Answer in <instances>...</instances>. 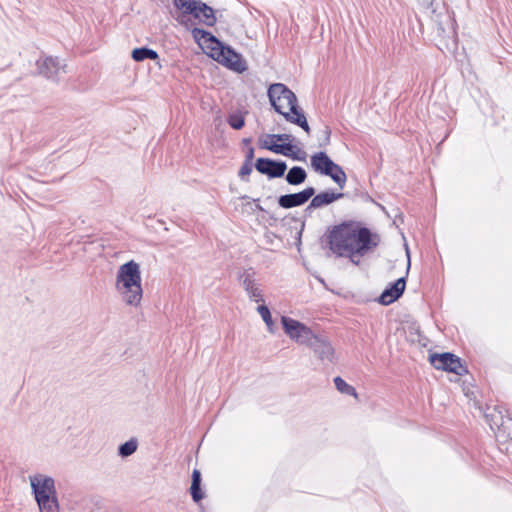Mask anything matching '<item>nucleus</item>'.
<instances>
[{
	"label": "nucleus",
	"mask_w": 512,
	"mask_h": 512,
	"mask_svg": "<svg viewBox=\"0 0 512 512\" xmlns=\"http://www.w3.org/2000/svg\"><path fill=\"white\" fill-rule=\"evenodd\" d=\"M378 241V236L372 235L369 229L345 224L334 227L328 235L330 250L337 256L349 257L356 265L359 257L376 247Z\"/></svg>",
	"instance_id": "1"
},
{
	"label": "nucleus",
	"mask_w": 512,
	"mask_h": 512,
	"mask_svg": "<svg viewBox=\"0 0 512 512\" xmlns=\"http://www.w3.org/2000/svg\"><path fill=\"white\" fill-rule=\"evenodd\" d=\"M115 290L125 305L140 306L143 288L139 263L130 260L119 266L115 277Z\"/></svg>",
	"instance_id": "2"
},
{
	"label": "nucleus",
	"mask_w": 512,
	"mask_h": 512,
	"mask_svg": "<svg viewBox=\"0 0 512 512\" xmlns=\"http://www.w3.org/2000/svg\"><path fill=\"white\" fill-rule=\"evenodd\" d=\"M267 94L276 112L283 115L287 121L300 126L306 133H310L307 119L297 105V97L286 85L283 83L271 84Z\"/></svg>",
	"instance_id": "3"
},
{
	"label": "nucleus",
	"mask_w": 512,
	"mask_h": 512,
	"mask_svg": "<svg viewBox=\"0 0 512 512\" xmlns=\"http://www.w3.org/2000/svg\"><path fill=\"white\" fill-rule=\"evenodd\" d=\"M209 56L218 63L236 72H243L247 69L246 61L242 56L230 47L224 46L221 42H219V46L212 48V52Z\"/></svg>",
	"instance_id": "4"
},
{
	"label": "nucleus",
	"mask_w": 512,
	"mask_h": 512,
	"mask_svg": "<svg viewBox=\"0 0 512 512\" xmlns=\"http://www.w3.org/2000/svg\"><path fill=\"white\" fill-rule=\"evenodd\" d=\"M37 74L53 81L59 80L66 73V65L58 58L41 55L36 61Z\"/></svg>",
	"instance_id": "5"
},
{
	"label": "nucleus",
	"mask_w": 512,
	"mask_h": 512,
	"mask_svg": "<svg viewBox=\"0 0 512 512\" xmlns=\"http://www.w3.org/2000/svg\"><path fill=\"white\" fill-rule=\"evenodd\" d=\"M281 322L285 333L299 344L308 345L315 335L310 328L292 318L283 316Z\"/></svg>",
	"instance_id": "6"
},
{
	"label": "nucleus",
	"mask_w": 512,
	"mask_h": 512,
	"mask_svg": "<svg viewBox=\"0 0 512 512\" xmlns=\"http://www.w3.org/2000/svg\"><path fill=\"white\" fill-rule=\"evenodd\" d=\"M429 360L433 367L438 370H445L457 375H463L467 372L460 358L451 353L431 354Z\"/></svg>",
	"instance_id": "7"
},
{
	"label": "nucleus",
	"mask_w": 512,
	"mask_h": 512,
	"mask_svg": "<svg viewBox=\"0 0 512 512\" xmlns=\"http://www.w3.org/2000/svg\"><path fill=\"white\" fill-rule=\"evenodd\" d=\"M187 19H190L195 24L197 22L206 26H213L216 23L214 9L201 0H198V3L193 5L192 11H188Z\"/></svg>",
	"instance_id": "8"
},
{
	"label": "nucleus",
	"mask_w": 512,
	"mask_h": 512,
	"mask_svg": "<svg viewBox=\"0 0 512 512\" xmlns=\"http://www.w3.org/2000/svg\"><path fill=\"white\" fill-rule=\"evenodd\" d=\"M58 496L55 479L45 474H34V499Z\"/></svg>",
	"instance_id": "9"
},
{
	"label": "nucleus",
	"mask_w": 512,
	"mask_h": 512,
	"mask_svg": "<svg viewBox=\"0 0 512 512\" xmlns=\"http://www.w3.org/2000/svg\"><path fill=\"white\" fill-rule=\"evenodd\" d=\"M239 280L251 301L264 302L263 291L260 284L257 283L252 270L243 271L239 276Z\"/></svg>",
	"instance_id": "10"
},
{
	"label": "nucleus",
	"mask_w": 512,
	"mask_h": 512,
	"mask_svg": "<svg viewBox=\"0 0 512 512\" xmlns=\"http://www.w3.org/2000/svg\"><path fill=\"white\" fill-rule=\"evenodd\" d=\"M255 168L261 174L268 175L271 178H279L284 175L287 166L283 161L259 158L256 161Z\"/></svg>",
	"instance_id": "11"
},
{
	"label": "nucleus",
	"mask_w": 512,
	"mask_h": 512,
	"mask_svg": "<svg viewBox=\"0 0 512 512\" xmlns=\"http://www.w3.org/2000/svg\"><path fill=\"white\" fill-rule=\"evenodd\" d=\"M315 194L313 187H307L303 191L293 194L282 195L278 199L280 207L290 209L305 204Z\"/></svg>",
	"instance_id": "12"
},
{
	"label": "nucleus",
	"mask_w": 512,
	"mask_h": 512,
	"mask_svg": "<svg viewBox=\"0 0 512 512\" xmlns=\"http://www.w3.org/2000/svg\"><path fill=\"white\" fill-rule=\"evenodd\" d=\"M307 346H309L314 351L320 360L332 362L334 349L326 338L314 335L313 339Z\"/></svg>",
	"instance_id": "13"
},
{
	"label": "nucleus",
	"mask_w": 512,
	"mask_h": 512,
	"mask_svg": "<svg viewBox=\"0 0 512 512\" xmlns=\"http://www.w3.org/2000/svg\"><path fill=\"white\" fill-rule=\"evenodd\" d=\"M198 0H173L174 7L178 11L175 17L176 21L185 28H191L195 23L187 19L188 11L193 10V5L197 4Z\"/></svg>",
	"instance_id": "14"
},
{
	"label": "nucleus",
	"mask_w": 512,
	"mask_h": 512,
	"mask_svg": "<svg viewBox=\"0 0 512 512\" xmlns=\"http://www.w3.org/2000/svg\"><path fill=\"white\" fill-rule=\"evenodd\" d=\"M189 29L191 30L192 36L195 39V41L203 49L207 50L208 55L212 52V48L219 46L220 41L210 32L194 27V25Z\"/></svg>",
	"instance_id": "15"
},
{
	"label": "nucleus",
	"mask_w": 512,
	"mask_h": 512,
	"mask_svg": "<svg viewBox=\"0 0 512 512\" xmlns=\"http://www.w3.org/2000/svg\"><path fill=\"white\" fill-rule=\"evenodd\" d=\"M405 286V278H399L390 288H387L383 291L379 297V302L383 305L391 304L403 294Z\"/></svg>",
	"instance_id": "16"
},
{
	"label": "nucleus",
	"mask_w": 512,
	"mask_h": 512,
	"mask_svg": "<svg viewBox=\"0 0 512 512\" xmlns=\"http://www.w3.org/2000/svg\"><path fill=\"white\" fill-rule=\"evenodd\" d=\"M333 164L334 162L324 152H318L311 156V166L316 172L323 175L330 173Z\"/></svg>",
	"instance_id": "17"
},
{
	"label": "nucleus",
	"mask_w": 512,
	"mask_h": 512,
	"mask_svg": "<svg viewBox=\"0 0 512 512\" xmlns=\"http://www.w3.org/2000/svg\"><path fill=\"white\" fill-rule=\"evenodd\" d=\"M343 196V193H333L330 191L321 192L312 198L308 208L324 207L342 198Z\"/></svg>",
	"instance_id": "18"
},
{
	"label": "nucleus",
	"mask_w": 512,
	"mask_h": 512,
	"mask_svg": "<svg viewBox=\"0 0 512 512\" xmlns=\"http://www.w3.org/2000/svg\"><path fill=\"white\" fill-rule=\"evenodd\" d=\"M38 505L39 512H60L58 496L34 499Z\"/></svg>",
	"instance_id": "19"
},
{
	"label": "nucleus",
	"mask_w": 512,
	"mask_h": 512,
	"mask_svg": "<svg viewBox=\"0 0 512 512\" xmlns=\"http://www.w3.org/2000/svg\"><path fill=\"white\" fill-rule=\"evenodd\" d=\"M306 178V171L302 167L294 166L288 171L285 179L290 185H300L305 182Z\"/></svg>",
	"instance_id": "20"
},
{
	"label": "nucleus",
	"mask_w": 512,
	"mask_h": 512,
	"mask_svg": "<svg viewBox=\"0 0 512 512\" xmlns=\"http://www.w3.org/2000/svg\"><path fill=\"white\" fill-rule=\"evenodd\" d=\"M200 484H201V473L199 470L194 469L192 473V484L190 487V492L192 495V498L195 502H199L203 498V494L200 490Z\"/></svg>",
	"instance_id": "21"
},
{
	"label": "nucleus",
	"mask_w": 512,
	"mask_h": 512,
	"mask_svg": "<svg viewBox=\"0 0 512 512\" xmlns=\"http://www.w3.org/2000/svg\"><path fill=\"white\" fill-rule=\"evenodd\" d=\"M326 176L331 177V179L341 188L343 189L347 176L344 172V170L336 163L333 164V168L330 169V173H326Z\"/></svg>",
	"instance_id": "22"
},
{
	"label": "nucleus",
	"mask_w": 512,
	"mask_h": 512,
	"mask_svg": "<svg viewBox=\"0 0 512 512\" xmlns=\"http://www.w3.org/2000/svg\"><path fill=\"white\" fill-rule=\"evenodd\" d=\"M132 58L137 62L144 61L145 59L156 60L158 58V54L155 50L150 48H135L132 51Z\"/></svg>",
	"instance_id": "23"
},
{
	"label": "nucleus",
	"mask_w": 512,
	"mask_h": 512,
	"mask_svg": "<svg viewBox=\"0 0 512 512\" xmlns=\"http://www.w3.org/2000/svg\"><path fill=\"white\" fill-rule=\"evenodd\" d=\"M259 145L263 149L270 150L276 153L278 145L277 140L275 138V134H264L259 137Z\"/></svg>",
	"instance_id": "24"
},
{
	"label": "nucleus",
	"mask_w": 512,
	"mask_h": 512,
	"mask_svg": "<svg viewBox=\"0 0 512 512\" xmlns=\"http://www.w3.org/2000/svg\"><path fill=\"white\" fill-rule=\"evenodd\" d=\"M138 441L136 438H132L129 441L121 444L118 448V454L123 457H129L137 451Z\"/></svg>",
	"instance_id": "25"
},
{
	"label": "nucleus",
	"mask_w": 512,
	"mask_h": 512,
	"mask_svg": "<svg viewBox=\"0 0 512 512\" xmlns=\"http://www.w3.org/2000/svg\"><path fill=\"white\" fill-rule=\"evenodd\" d=\"M334 383L339 392L357 397L355 388L346 383L341 377H336Z\"/></svg>",
	"instance_id": "26"
},
{
	"label": "nucleus",
	"mask_w": 512,
	"mask_h": 512,
	"mask_svg": "<svg viewBox=\"0 0 512 512\" xmlns=\"http://www.w3.org/2000/svg\"><path fill=\"white\" fill-rule=\"evenodd\" d=\"M497 437L507 436V438L512 440V419L507 418L506 420H502L497 429Z\"/></svg>",
	"instance_id": "27"
},
{
	"label": "nucleus",
	"mask_w": 512,
	"mask_h": 512,
	"mask_svg": "<svg viewBox=\"0 0 512 512\" xmlns=\"http://www.w3.org/2000/svg\"><path fill=\"white\" fill-rule=\"evenodd\" d=\"M257 311L260 314V316L262 317L265 324L267 325L268 330L270 332H273V320H272V316H271V313H270V310L268 309V307L266 305H259L257 307Z\"/></svg>",
	"instance_id": "28"
},
{
	"label": "nucleus",
	"mask_w": 512,
	"mask_h": 512,
	"mask_svg": "<svg viewBox=\"0 0 512 512\" xmlns=\"http://www.w3.org/2000/svg\"><path fill=\"white\" fill-rule=\"evenodd\" d=\"M228 123L232 128L239 130L244 126L245 121H244L243 116L238 115V114H233V115L229 116Z\"/></svg>",
	"instance_id": "29"
},
{
	"label": "nucleus",
	"mask_w": 512,
	"mask_h": 512,
	"mask_svg": "<svg viewBox=\"0 0 512 512\" xmlns=\"http://www.w3.org/2000/svg\"><path fill=\"white\" fill-rule=\"evenodd\" d=\"M296 149V146L290 144V143H283V144H279L278 145V148H277V151H276V154H281V155H284L286 157H290V155H293V150Z\"/></svg>",
	"instance_id": "30"
},
{
	"label": "nucleus",
	"mask_w": 512,
	"mask_h": 512,
	"mask_svg": "<svg viewBox=\"0 0 512 512\" xmlns=\"http://www.w3.org/2000/svg\"><path fill=\"white\" fill-rule=\"evenodd\" d=\"M292 153H293V155H290V158H292L294 160H298V161L305 160L306 153H305V151L301 150L300 148L296 147V149L293 150Z\"/></svg>",
	"instance_id": "31"
},
{
	"label": "nucleus",
	"mask_w": 512,
	"mask_h": 512,
	"mask_svg": "<svg viewBox=\"0 0 512 512\" xmlns=\"http://www.w3.org/2000/svg\"><path fill=\"white\" fill-rule=\"evenodd\" d=\"M251 172H252V165H251V163L246 162L245 164L242 165V167L239 171V176L244 177V176L249 175Z\"/></svg>",
	"instance_id": "32"
},
{
	"label": "nucleus",
	"mask_w": 512,
	"mask_h": 512,
	"mask_svg": "<svg viewBox=\"0 0 512 512\" xmlns=\"http://www.w3.org/2000/svg\"><path fill=\"white\" fill-rule=\"evenodd\" d=\"M275 138L277 141L285 143L286 141H290L293 137L290 134H275Z\"/></svg>",
	"instance_id": "33"
},
{
	"label": "nucleus",
	"mask_w": 512,
	"mask_h": 512,
	"mask_svg": "<svg viewBox=\"0 0 512 512\" xmlns=\"http://www.w3.org/2000/svg\"><path fill=\"white\" fill-rule=\"evenodd\" d=\"M423 8H430L433 6L435 0H418Z\"/></svg>",
	"instance_id": "34"
},
{
	"label": "nucleus",
	"mask_w": 512,
	"mask_h": 512,
	"mask_svg": "<svg viewBox=\"0 0 512 512\" xmlns=\"http://www.w3.org/2000/svg\"><path fill=\"white\" fill-rule=\"evenodd\" d=\"M253 156H254V149L253 148H250L249 151H248V154H247V162L250 163V161L253 159Z\"/></svg>",
	"instance_id": "35"
},
{
	"label": "nucleus",
	"mask_w": 512,
	"mask_h": 512,
	"mask_svg": "<svg viewBox=\"0 0 512 512\" xmlns=\"http://www.w3.org/2000/svg\"><path fill=\"white\" fill-rule=\"evenodd\" d=\"M325 134L327 135V138H328V137H329V135H330V130H329V129H326V130H325Z\"/></svg>",
	"instance_id": "36"
},
{
	"label": "nucleus",
	"mask_w": 512,
	"mask_h": 512,
	"mask_svg": "<svg viewBox=\"0 0 512 512\" xmlns=\"http://www.w3.org/2000/svg\"><path fill=\"white\" fill-rule=\"evenodd\" d=\"M28 480L30 482V485L32 486V476L31 475L28 476Z\"/></svg>",
	"instance_id": "37"
},
{
	"label": "nucleus",
	"mask_w": 512,
	"mask_h": 512,
	"mask_svg": "<svg viewBox=\"0 0 512 512\" xmlns=\"http://www.w3.org/2000/svg\"><path fill=\"white\" fill-rule=\"evenodd\" d=\"M409 267H410V259L408 258L407 271L409 270Z\"/></svg>",
	"instance_id": "38"
}]
</instances>
